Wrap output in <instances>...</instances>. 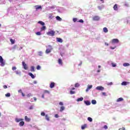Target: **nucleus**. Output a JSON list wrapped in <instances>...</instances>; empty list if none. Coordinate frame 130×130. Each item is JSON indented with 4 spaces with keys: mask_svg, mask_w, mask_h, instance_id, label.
I'll use <instances>...</instances> for the list:
<instances>
[{
    "mask_svg": "<svg viewBox=\"0 0 130 130\" xmlns=\"http://www.w3.org/2000/svg\"><path fill=\"white\" fill-rule=\"evenodd\" d=\"M104 128H105V129H107L108 128V127L107 126V125H105L104 126Z\"/></svg>",
    "mask_w": 130,
    "mask_h": 130,
    "instance_id": "nucleus-48",
    "label": "nucleus"
},
{
    "mask_svg": "<svg viewBox=\"0 0 130 130\" xmlns=\"http://www.w3.org/2000/svg\"><path fill=\"white\" fill-rule=\"evenodd\" d=\"M34 100L35 101H36L37 100V99L36 97H34Z\"/></svg>",
    "mask_w": 130,
    "mask_h": 130,
    "instance_id": "nucleus-59",
    "label": "nucleus"
},
{
    "mask_svg": "<svg viewBox=\"0 0 130 130\" xmlns=\"http://www.w3.org/2000/svg\"><path fill=\"white\" fill-rule=\"evenodd\" d=\"M87 120H88V121H90V122H92V121H93V119H92V118L88 117L87 118Z\"/></svg>",
    "mask_w": 130,
    "mask_h": 130,
    "instance_id": "nucleus-30",
    "label": "nucleus"
},
{
    "mask_svg": "<svg viewBox=\"0 0 130 130\" xmlns=\"http://www.w3.org/2000/svg\"><path fill=\"white\" fill-rule=\"evenodd\" d=\"M35 7L36 8V11H37L38 10H42V7H41V6H36Z\"/></svg>",
    "mask_w": 130,
    "mask_h": 130,
    "instance_id": "nucleus-13",
    "label": "nucleus"
},
{
    "mask_svg": "<svg viewBox=\"0 0 130 130\" xmlns=\"http://www.w3.org/2000/svg\"><path fill=\"white\" fill-rule=\"evenodd\" d=\"M96 89L98 91H103V90H104V87L103 86H98L96 87Z\"/></svg>",
    "mask_w": 130,
    "mask_h": 130,
    "instance_id": "nucleus-7",
    "label": "nucleus"
},
{
    "mask_svg": "<svg viewBox=\"0 0 130 130\" xmlns=\"http://www.w3.org/2000/svg\"><path fill=\"white\" fill-rule=\"evenodd\" d=\"M59 105H61V106H62V105H63V103H62V102H59Z\"/></svg>",
    "mask_w": 130,
    "mask_h": 130,
    "instance_id": "nucleus-54",
    "label": "nucleus"
},
{
    "mask_svg": "<svg viewBox=\"0 0 130 130\" xmlns=\"http://www.w3.org/2000/svg\"><path fill=\"white\" fill-rule=\"evenodd\" d=\"M47 34L49 36H52L53 37L55 35V31L53 30H50L47 32Z\"/></svg>",
    "mask_w": 130,
    "mask_h": 130,
    "instance_id": "nucleus-1",
    "label": "nucleus"
},
{
    "mask_svg": "<svg viewBox=\"0 0 130 130\" xmlns=\"http://www.w3.org/2000/svg\"><path fill=\"white\" fill-rule=\"evenodd\" d=\"M97 72L98 73H100V70H98Z\"/></svg>",
    "mask_w": 130,
    "mask_h": 130,
    "instance_id": "nucleus-64",
    "label": "nucleus"
},
{
    "mask_svg": "<svg viewBox=\"0 0 130 130\" xmlns=\"http://www.w3.org/2000/svg\"><path fill=\"white\" fill-rule=\"evenodd\" d=\"M12 71H16V70H17V67H13L12 68Z\"/></svg>",
    "mask_w": 130,
    "mask_h": 130,
    "instance_id": "nucleus-41",
    "label": "nucleus"
},
{
    "mask_svg": "<svg viewBox=\"0 0 130 130\" xmlns=\"http://www.w3.org/2000/svg\"><path fill=\"white\" fill-rule=\"evenodd\" d=\"M101 2H102L103 4L104 3V0H101Z\"/></svg>",
    "mask_w": 130,
    "mask_h": 130,
    "instance_id": "nucleus-62",
    "label": "nucleus"
},
{
    "mask_svg": "<svg viewBox=\"0 0 130 130\" xmlns=\"http://www.w3.org/2000/svg\"><path fill=\"white\" fill-rule=\"evenodd\" d=\"M10 40L11 44H15V40H13V39H10Z\"/></svg>",
    "mask_w": 130,
    "mask_h": 130,
    "instance_id": "nucleus-27",
    "label": "nucleus"
},
{
    "mask_svg": "<svg viewBox=\"0 0 130 130\" xmlns=\"http://www.w3.org/2000/svg\"><path fill=\"white\" fill-rule=\"evenodd\" d=\"M120 129H122V130H125V128L124 127H122L121 128H119V130H120Z\"/></svg>",
    "mask_w": 130,
    "mask_h": 130,
    "instance_id": "nucleus-52",
    "label": "nucleus"
},
{
    "mask_svg": "<svg viewBox=\"0 0 130 130\" xmlns=\"http://www.w3.org/2000/svg\"><path fill=\"white\" fill-rule=\"evenodd\" d=\"M83 100H84V98H78V99L77 100V102H80V101H83Z\"/></svg>",
    "mask_w": 130,
    "mask_h": 130,
    "instance_id": "nucleus-24",
    "label": "nucleus"
},
{
    "mask_svg": "<svg viewBox=\"0 0 130 130\" xmlns=\"http://www.w3.org/2000/svg\"><path fill=\"white\" fill-rule=\"evenodd\" d=\"M55 6H51L50 7V9H55Z\"/></svg>",
    "mask_w": 130,
    "mask_h": 130,
    "instance_id": "nucleus-57",
    "label": "nucleus"
},
{
    "mask_svg": "<svg viewBox=\"0 0 130 130\" xmlns=\"http://www.w3.org/2000/svg\"><path fill=\"white\" fill-rule=\"evenodd\" d=\"M102 95L103 96H106V92H102Z\"/></svg>",
    "mask_w": 130,
    "mask_h": 130,
    "instance_id": "nucleus-53",
    "label": "nucleus"
},
{
    "mask_svg": "<svg viewBox=\"0 0 130 130\" xmlns=\"http://www.w3.org/2000/svg\"><path fill=\"white\" fill-rule=\"evenodd\" d=\"M56 19L57 21H59L60 22V21H61V18H60L59 16H56Z\"/></svg>",
    "mask_w": 130,
    "mask_h": 130,
    "instance_id": "nucleus-29",
    "label": "nucleus"
},
{
    "mask_svg": "<svg viewBox=\"0 0 130 130\" xmlns=\"http://www.w3.org/2000/svg\"><path fill=\"white\" fill-rule=\"evenodd\" d=\"M73 22H74V23H76V22H77V21H78V18H74L73 19Z\"/></svg>",
    "mask_w": 130,
    "mask_h": 130,
    "instance_id": "nucleus-37",
    "label": "nucleus"
},
{
    "mask_svg": "<svg viewBox=\"0 0 130 130\" xmlns=\"http://www.w3.org/2000/svg\"><path fill=\"white\" fill-rule=\"evenodd\" d=\"M123 67H128L129 66V63H124L123 64Z\"/></svg>",
    "mask_w": 130,
    "mask_h": 130,
    "instance_id": "nucleus-33",
    "label": "nucleus"
},
{
    "mask_svg": "<svg viewBox=\"0 0 130 130\" xmlns=\"http://www.w3.org/2000/svg\"><path fill=\"white\" fill-rule=\"evenodd\" d=\"M56 39L58 42H60V43H62V39H60V38H57Z\"/></svg>",
    "mask_w": 130,
    "mask_h": 130,
    "instance_id": "nucleus-17",
    "label": "nucleus"
},
{
    "mask_svg": "<svg viewBox=\"0 0 130 130\" xmlns=\"http://www.w3.org/2000/svg\"><path fill=\"white\" fill-rule=\"evenodd\" d=\"M38 24H41L42 26H44L45 25V23L43 21H38Z\"/></svg>",
    "mask_w": 130,
    "mask_h": 130,
    "instance_id": "nucleus-26",
    "label": "nucleus"
},
{
    "mask_svg": "<svg viewBox=\"0 0 130 130\" xmlns=\"http://www.w3.org/2000/svg\"><path fill=\"white\" fill-rule=\"evenodd\" d=\"M0 63L1 67H4L5 64H6L5 61H4V58H3V57L2 56H0Z\"/></svg>",
    "mask_w": 130,
    "mask_h": 130,
    "instance_id": "nucleus-2",
    "label": "nucleus"
},
{
    "mask_svg": "<svg viewBox=\"0 0 130 130\" xmlns=\"http://www.w3.org/2000/svg\"><path fill=\"white\" fill-rule=\"evenodd\" d=\"M30 71L31 72H35V68L34 67V66H31L30 67Z\"/></svg>",
    "mask_w": 130,
    "mask_h": 130,
    "instance_id": "nucleus-23",
    "label": "nucleus"
},
{
    "mask_svg": "<svg viewBox=\"0 0 130 130\" xmlns=\"http://www.w3.org/2000/svg\"><path fill=\"white\" fill-rule=\"evenodd\" d=\"M117 102H120L121 101H123V99L122 98H119L117 100Z\"/></svg>",
    "mask_w": 130,
    "mask_h": 130,
    "instance_id": "nucleus-20",
    "label": "nucleus"
},
{
    "mask_svg": "<svg viewBox=\"0 0 130 130\" xmlns=\"http://www.w3.org/2000/svg\"><path fill=\"white\" fill-rule=\"evenodd\" d=\"M58 63L60 66H62V60L60 58L58 59Z\"/></svg>",
    "mask_w": 130,
    "mask_h": 130,
    "instance_id": "nucleus-11",
    "label": "nucleus"
},
{
    "mask_svg": "<svg viewBox=\"0 0 130 130\" xmlns=\"http://www.w3.org/2000/svg\"><path fill=\"white\" fill-rule=\"evenodd\" d=\"M92 88H93V85H88L87 88L86 89V92H89V90H90Z\"/></svg>",
    "mask_w": 130,
    "mask_h": 130,
    "instance_id": "nucleus-8",
    "label": "nucleus"
},
{
    "mask_svg": "<svg viewBox=\"0 0 130 130\" xmlns=\"http://www.w3.org/2000/svg\"><path fill=\"white\" fill-rule=\"evenodd\" d=\"M25 124V122L23 121H21L19 122V125L20 126H23Z\"/></svg>",
    "mask_w": 130,
    "mask_h": 130,
    "instance_id": "nucleus-18",
    "label": "nucleus"
},
{
    "mask_svg": "<svg viewBox=\"0 0 130 130\" xmlns=\"http://www.w3.org/2000/svg\"><path fill=\"white\" fill-rule=\"evenodd\" d=\"M3 88H4V89H7V88H8V86H7V85H4V86H3Z\"/></svg>",
    "mask_w": 130,
    "mask_h": 130,
    "instance_id": "nucleus-55",
    "label": "nucleus"
},
{
    "mask_svg": "<svg viewBox=\"0 0 130 130\" xmlns=\"http://www.w3.org/2000/svg\"><path fill=\"white\" fill-rule=\"evenodd\" d=\"M38 54L40 56H42V54H43V53H42V51H40L38 52Z\"/></svg>",
    "mask_w": 130,
    "mask_h": 130,
    "instance_id": "nucleus-36",
    "label": "nucleus"
},
{
    "mask_svg": "<svg viewBox=\"0 0 130 130\" xmlns=\"http://www.w3.org/2000/svg\"><path fill=\"white\" fill-rule=\"evenodd\" d=\"M55 117H56V118H58V114H56L55 115Z\"/></svg>",
    "mask_w": 130,
    "mask_h": 130,
    "instance_id": "nucleus-51",
    "label": "nucleus"
},
{
    "mask_svg": "<svg viewBox=\"0 0 130 130\" xmlns=\"http://www.w3.org/2000/svg\"><path fill=\"white\" fill-rule=\"evenodd\" d=\"M22 66L24 70H28V66H27V64L25 63V61H22Z\"/></svg>",
    "mask_w": 130,
    "mask_h": 130,
    "instance_id": "nucleus-5",
    "label": "nucleus"
},
{
    "mask_svg": "<svg viewBox=\"0 0 130 130\" xmlns=\"http://www.w3.org/2000/svg\"><path fill=\"white\" fill-rule=\"evenodd\" d=\"M75 87H76V88L78 87H80V84L79 83H76L75 84Z\"/></svg>",
    "mask_w": 130,
    "mask_h": 130,
    "instance_id": "nucleus-38",
    "label": "nucleus"
},
{
    "mask_svg": "<svg viewBox=\"0 0 130 130\" xmlns=\"http://www.w3.org/2000/svg\"><path fill=\"white\" fill-rule=\"evenodd\" d=\"M18 92H19V93H20V92H21V93H22V90H18Z\"/></svg>",
    "mask_w": 130,
    "mask_h": 130,
    "instance_id": "nucleus-61",
    "label": "nucleus"
},
{
    "mask_svg": "<svg viewBox=\"0 0 130 130\" xmlns=\"http://www.w3.org/2000/svg\"><path fill=\"white\" fill-rule=\"evenodd\" d=\"M41 115H42V116H45V113H44V112H42L41 113Z\"/></svg>",
    "mask_w": 130,
    "mask_h": 130,
    "instance_id": "nucleus-46",
    "label": "nucleus"
},
{
    "mask_svg": "<svg viewBox=\"0 0 130 130\" xmlns=\"http://www.w3.org/2000/svg\"><path fill=\"white\" fill-rule=\"evenodd\" d=\"M21 94H22V96H23V97H24L25 94H24V93H23V92H21Z\"/></svg>",
    "mask_w": 130,
    "mask_h": 130,
    "instance_id": "nucleus-56",
    "label": "nucleus"
},
{
    "mask_svg": "<svg viewBox=\"0 0 130 130\" xmlns=\"http://www.w3.org/2000/svg\"><path fill=\"white\" fill-rule=\"evenodd\" d=\"M25 120V121H27V122H29V121H30V120H31V119L28 118V116H25L24 117Z\"/></svg>",
    "mask_w": 130,
    "mask_h": 130,
    "instance_id": "nucleus-12",
    "label": "nucleus"
},
{
    "mask_svg": "<svg viewBox=\"0 0 130 130\" xmlns=\"http://www.w3.org/2000/svg\"><path fill=\"white\" fill-rule=\"evenodd\" d=\"M42 98H44V94H43V95H42Z\"/></svg>",
    "mask_w": 130,
    "mask_h": 130,
    "instance_id": "nucleus-63",
    "label": "nucleus"
},
{
    "mask_svg": "<svg viewBox=\"0 0 130 130\" xmlns=\"http://www.w3.org/2000/svg\"><path fill=\"white\" fill-rule=\"evenodd\" d=\"M46 29V26L43 25V26L41 27V31H44V30Z\"/></svg>",
    "mask_w": 130,
    "mask_h": 130,
    "instance_id": "nucleus-25",
    "label": "nucleus"
},
{
    "mask_svg": "<svg viewBox=\"0 0 130 130\" xmlns=\"http://www.w3.org/2000/svg\"><path fill=\"white\" fill-rule=\"evenodd\" d=\"M50 52H51V49H47L46 50V53L48 54V53H50Z\"/></svg>",
    "mask_w": 130,
    "mask_h": 130,
    "instance_id": "nucleus-19",
    "label": "nucleus"
},
{
    "mask_svg": "<svg viewBox=\"0 0 130 130\" xmlns=\"http://www.w3.org/2000/svg\"><path fill=\"white\" fill-rule=\"evenodd\" d=\"M29 109L31 110V109H33V106H30L29 108Z\"/></svg>",
    "mask_w": 130,
    "mask_h": 130,
    "instance_id": "nucleus-58",
    "label": "nucleus"
},
{
    "mask_svg": "<svg viewBox=\"0 0 130 130\" xmlns=\"http://www.w3.org/2000/svg\"><path fill=\"white\" fill-rule=\"evenodd\" d=\"M85 128H86V126H84V125H83V126H81V129H85Z\"/></svg>",
    "mask_w": 130,
    "mask_h": 130,
    "instance_id": "nucleus-50",
    "label": "nucleus"
},
{
    "mask_svg": "<svg viewBox=\"0 0 130 130\" xmlns=\"http://www.w3.org/2000/svg\"><path fill=\"white\" fill-rule=\"evenodd\" d=\"M23 47H20V48H18V47L17 45H15L13 46V49H17V50H21V49H22Z\"/></svg>",
    "mask_w": 130,
    "mask_h": 130,
    "instance_id": "nucleus-6",
    "label": "nucleus"
},
{
    "mask_svg": "<svg viewBox=\"0 0 130 130\" xmlns=\"http://www.w3.org/2000/svg\"><path fill=\"white\" fill-rule=\"evenodd\" d=\"M77 22H79V23H84V20H83V19H80Z\"/></svg>",
    "mask_w": 130,
    "mask_h": 130,
    "instance_id": "nucleus-44",
    "label": "nucleus"
},
{
    "mask_svg": "<svg viewBox=\"0 0 130 130\" xmlns=\"http://www.w3.org/2000/svg\"><path fill=\"white\" fill-rule=\"evenodd\" d=\"M103 31L105 33H107V32H108V29H107V27H104Z\"/></svg>",
    "mask_w": 130,
    "mask_h": 130,
    "instance_id": "nucleus-22",
    "label": "nucleus"
},
{
    "mask_svg": "<svg viewBox=\"0 0 130 130\" xmlns=\"http://www.w3.org/2000/svg\"><path fill=\"white\" fill-rule=\"evenodd\" d=\"M75 93H76V91H73V90H71V91H70V94H71V95H73V94H75Z\"/></svg>",
    "mask_w": 130,
    "mask_h": 130,
    "instance_id": "nucleus-35",
    "label": "nucleus"
},
{
    "mask_svg": "<svg viewBox=\"0 0 130 130\" xmlns=\"http://www.w3.org/2000/svg\"><path fill=\"white\" fill-rule=\"evenodd\" d=\"M105 45H107V46H108L109 45V44L107 43H105Z\"/></svg>",
    "mask_w": 130,
    "mask_h": 130,
    "instance_id": "nucleus-60",
    "label": "nucleus"
},
{
    "mask_svg": "<svg viewBox=\"0 0 130 130\" xmlns=\"http://www.w3.org/2000/svg\"><path fill=\"white\" fill-rule=\"evenodd\" d=\"M84 103L86 104V105H90L91 102L89 101H85Z\"/></svg>",
    "mask_w": 130,
    "mask_h": 130,
    "instance_id": "nucleus-14",
    "label": "nucleus"
},
{
    "mask_svg": "<svg viewBox=\"0 0 130 130\" xmlns=\"http://www.w3.org/2000/svg\"><path fill=\"white\" fill-rule=\"evenodd\" d=\"M119 42V40H118V39H114L113 40H112V44H114L115 43H118Z\"/></svg>",
    "mask_w": 130,
    "mask_h": 130,
    "instance_id": "nucleus-4",
    "label": "nucleus"
},
{
    "mask_svg": "<svg viewBox=\"0 0 130 130\" xmlns=\"http://www.w3.org/2000/svg\"><path fill=\"white\" fill-rule=\"evenodd\" d=\"M45 118L46 119V120H47L48 121H49L50 119H49V116H48V115L46 114L45 115Z\"/></svg>",
    "mask_w": 130,
    "mask_h": 130,
    "instance_id": "nucleus-28",
    "label": "nucleus"
},
{
    "mask_svg": "<svg viewBox=\"0 0 130 130\" xmlns=\"http://www.w3.org/2000/svg\"><path fill=\"white\" fill-rule=\"evenodd\" d=\"M36 34V35L40 36V35H41V32L38 31V32H37Z\"/></svg>",
    "mask_w": 130,
    "mask_h": 130,
    "instance_id": "nucleus-42",
    "label": "nucleus"
},
{
    "mask_svg": "<svg viewBox=\"0 0 130 130\" xmlns=\"http://www.w3.org/2000/svg\"><path fill=\"white\" fill-rule=\"evenodd\" d=\"M26 96H27V97H28L29 98L32 96V94L29 93V94H27Z\"/></svg>",
    "mask_w": 130,
    "mask_h": 130,
    "instance_id": "nucleus-45",
    "label": "nucleus"
},
{
    "mask_svg": "<svg viewBox=\"0 0 130 130\" xmlns=\"http://www.w3.org/2000/svg\"><path fill=\"white\" fill-rule=\"evenodd\" d=\"M93 21H99L100 20V17L99 16H94L92 17Z\"/></svg>",
    "mask_w": 130,
    "mask_h": 130,
    "instance_id": "nucleus-3",
    "label": "nucleus"
},
{
    "mask_svg": "<svg viewBox=\"0 0 130 130\" xmlns=\"http://www.w3.org/2000/svg\"><path fill=\"white\" fill-rule=\"evenodd\" d=\"M28 75L30 76V77H31V78H32V79H35V76L34 75H33V74H32V73H29Z\"/></svg>",
    "mask_w": 130,
    "mask_h": 130,
    "instance_id": "nucleus-16",
    "label": "nucleus"
},
{
    "mask_svg": "<svg viewBox=\"0 0 130 130\" xmlns=\"http://www.w3.org/2000/svg\"><path fill=\"white\" fill-rule=\"evenodd\" d=\"M63 110H64V107L61 106L60 108V112H62V111H63Z\"/></svg>",
    "mask_w": 130,
    "mask_h": 130,
    "instance_id": "nucleus-32",
    "label": "nucleus"
},
{
    "mask_svg": "<svg viewBox=\"0 0 130 130\" xmlns=\"http://www.w3.org/2000/svg\"><path fill=\"white\" fill-rule=\"evenodd\" d=\"M41 69V67H40V66L38 65L37 67V70H39Z\"/></svg>",
    "mask_w": 130,
    "mask_h": 130,
    "instance_id": "nucleus-43",
    "label": "nucleus"
},
{
    "mask_svg": "<svg viewBox=\"0 0 130 130\" xmlns=\"http://www.w3.org/2000/svg\"><path fill=\"white\" fill-rule=\"evenodd\" d=\"M6 97H11V93H7V94H5Z\"/></svg>",
    "mask_w": 130,
    "mask_h": 130,
    "instance_id": "nucleus-34",
    "label": "nucleus"
},
{
    "mask_svg": "<svg viewBox=\"0 0 130 130\" xmlns=\"http://www.w3.org/2000/svg\"><path fill=\"white\" fill-rule=\"evenodd\" d=\"M110 48L111 49H115V48H116V47H110Z\"/></svg>",
    "mask_w": 130,
    "mask_h": 130,
    "instance_id": "nucleus-49",
    "label": "nucleus"
},
{
    "mask_svg": "<svg viewBox=\"0 0 130 130\" xmlns=\"http://www.w3.org/2000/svg\"><path fill=\"white\" fill-rule=\"evenodd\" d=\"M111 64H112V66L113 67V68H115V67H116V64H115V63H114L113 62H112L111 63Z\"/></svg>",
    "mask_w": 130,
    "mask_h": 130,
    "instance_id": "nucleus-40",
    "label": "nucleus"
},
{
    "mask_svg": "<svg viewBox=\"0 0 130 130\" xmlns=\"http://www.w3.org/2000/svg\"><path fill=\"white\" fill-rule=\"evenodd\" d=\"M44 92L45 93H47L48 94H49V91L47 90H45Z\"/></svg>",
    "mask_w": 130,
    "mask_h": 130,
    "instance_id": "nucleus-47",
    "label": "nucleus"
},
{
    "mask_svg": "<svg viewBox=\"0 0 130 130\" xmlns=\"http://www.w3.org/2000/svg\"><path fill=\"white\" fill-rule=\"evenodd\" d=\"M55 86V83L54 82H51L50 84V88L52 89V88H54V86Z\"/></svg>",
    "mask_w": 130,
    "mask_h": 130,
    "instance_id": "nucleus-10",
    "label": "nucleus"
},
{
    "mask_svg": "<svg viewBox=\"0 0 130 130\" xmlns=\"http://www.w3.org/2000/svg\"><path fill=\"white\" fill-rule=\"evenodd\" d=\"M114 11H117L118 10V8L117 7V4H115L114 7H113Z\"/></svg>",
    "mask_w": 130,
    "mask_h": 130,
    "instance_id": "nucleus-15",
    "label": "nucleus"
},
{
    "mask_svg": "<svg viewBox=\"0 0 130 130\" xmlns=\"http://www.w3.org/2000/svg\"><path fill=\"white\" fill-rule=\"evenodd\" d=\"M128 84H129V82L123 81L121 83L122 86H126V85H128Z\"/></svg>",
    "mask_w": 130,
    "mask_h": 130,
    "instance_id": "nucleus-9",
    "label": "nucleus"
},
{
    "mask_svg": "<svg viewBox=\"0 0 130 130\" xmlns=\"http://www.w3.org/2000/svg\"><path fill=\"white\" fill-rule=\"evenodd\" d=\"M91 103H92V104L95 105L97 103V102L95 100H92L91 101Z\"/></svg>",
    "mask_w": 130,
    "mask_h": 130,
    "instance_id": "nucleus-31",
    "label": "nucleus"
},
{
    "mask_svg": "<svg viewBox=\"0 0 130 130\" xmlns=\"http://www.w3.org/2000/svg\"><path fill=\"white\" fill-rule=\"evenodd\" d=\"M23 121V119L16 118V119H15V121H16V122H20V121Z\"/></svg>",
    "mask_w": 130,
    "mask_h": 130,
    "instance_id": "nucleus-21",
    "label": "nucleus"
},
{
    "mask_svg": "<svg viewBox=\"0 0 130 130\" xmlns=\"http://www.w3.org/2000/svg\"><path fill=\"white\" fill-rule=\"evenodd\" d=\"M15 73H16V75H20V74H21V72L19 71H16Z\"/></svg>",
    "mask_w": 130,
    "mask_h": 130,
    "instance_id": "nucleus-39",
    "label": "nucleus"
}]
</instances>
